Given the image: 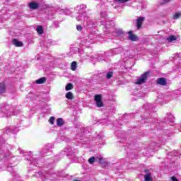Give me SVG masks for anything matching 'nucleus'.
<instances>
[{"label":"nucleus","mask_w":181,"mask_h":181,"mask_svg":"<svg viewBox=\"0 0 181 181\" xmlns=\"http://www.w3.org/2000/svg\"><path fill=\"white\" fill-rule=\"evenodd\" d=\"M100 21L103 26H104L105 33H112L114 36H120L124 33V31L121 28H114L115 23L113 21H110L107 15V11L100 12Z\"/></svg>","instance_id":"1"},{"label":"nucleus","mask_w":181,"mask_h":181,"mask_svg":"<svg viewBox=\"0 0 181 181\" xmlns=\"http://www.w3.org/2000/svg\"><path fill=\"white\" fill-rule=\"evenodd\" d=\"M119 53H121V48H116L105 52L104 57L92 55L90 57V60L93 64H95L98 62H107V57H108V56H115V54H118Z\"/></svg>","instance_id":"2"},{"label":"nucleus","mask_w":181,"mask_h":181,"mask_svg":"<svg viewBox=\"0 0 181 181\" xmlns=\"http://www.w3.org/2000/svg\"><path fill=\"white\" fill-rule=\"evenodd\" d=\"M88 30H91V29H95L98 26V23L95 20L91 18H87L86 22L83 24Z\"/></svg>","instance_id":"3"},{"label":"nucleus","mask_w":181,"mask_h":181,"mask_svg":"<svg viewBox=\"0 0 181 181\" xmlns=\"http://www.w3.org/2000/svg\"><path fill=\"white\" fill-rule=\"evenodd\" d=\"M88 18L89 17L87 13H78L76 16V21H78V22H83V25H86V22Z\"/></svg>","instance_id":"4"},{"label":"nucleus","mask_w":181,"mask_h":181,"mask_svg":"<svg viewBox=\"0 0 181 181\" xmlns=\"http://www.w3.org/2000/svg\"><path fill=\"white\" fill-rule=\"evenodd\" d=\"M149 75V72H145L144 74H143L136 81V84H144V83H145V81H146L147 78H148V76Z\"/></svg>","instance_id":"5"},{"label":"nucleus","mask_w":181,"mask_h":181,"mask_svg":"<svg viewBox=\"0 0 181 181\" xmlns=\"http://www.w3.org/2000/svg\"><path fill=\"white\" fill-rule=\"evenodd\" d=\"M76 11H78V13H86V9H87V6L84 5V4H80L78 6H77L75 8Z\"/></svg>","instance_id":"6"},{"label":"nucleus","mask_w":181,"mask_h":181,"mask_svg":"<svg viewBox=\"0 0 181 181\" xmlns=\"http://www.w3.org/2000/svg\"><path fill=\"white\" fill-rule=\"evenodd\" d=\"M95 101L97 107H98L99 108H101V107H103V101L101 100L100 95H95Z\"/></svg>","instance_id":"7"},{"label":"nucleus","mask_w":181,"mask_h":181,"mask_svg":"<svg viewBox=\"0 0 181 181\" xmlns=\"http://www.w3.org/2000/svg\"><path fill=\"white\" fill-rule=\"evenodd\" d=\"M146 175H144L145 181H153V178H152V174L149 170H145Z\"/></svg>","instance_id":"8"},{"label":"nucleus","mask_w":181,"mask_h":181,"mask_svg":"<svg viewBox=\"0 0 181 181\" xmlns=\"http://www.w3.org/2000/svg\"><path fill=\"white\" fill-rule=\"evenodd\" d=\"M88 37V39H90V40H93V39H97V33L95 32V30H90Z\"/></svg>","instance_id":"9"},{"label":"nucleus","mask_w":181,"mask_h":181,"mask_svg":"<svg viewBox=\"0 0 181 181\" xmlns=\"http://www.w3.org/2000/svg\"><path fill=\"white\" fill-rule=\"evenodd\" d=\"M97 160L99 162V163H103V158H98V157H97V158H95V157H94V156H92V157H90V158L88 159V163H89L90 165H93V163H94V162H95V161H97Z\"/></svg>","instance_id":"10"},{"label":"nucleus","mask_w":181,"mask_h":181,"mask_svg":"<svg viewBox=\"0 0 181 181\" xmlns=\"http://www.w3.org/2000/svg\"><path fill=\"white\" fill-rule=\"evenodd\" d=\"M144 21H145V18L140 17L136 19V26L137 29H141V27L142 26V23H144Z\"/></svg>","instance_id":"11"},{"label":"nucleus","mask_w":181,"mask_h":181,"mask_svg":"<svg viewBox=\"0 0 181 181\" xmlns=\"http://www.w3.org/2000/svg\"><path fill=\"white\" fill-rule=\"evenodd\" d=\"M53 149V145L48 144L45 147L43 148L42 152L43 153H47V152H50Z\"/></svg>","instance_id":"12"},{"label":"nucleus","mask_w":181,"mask_h":181,"mask_svg":"<svg viewBox=\"0 0 181 181\" xmlns=\"http://www.w3.org/2000/svg\"><path fill=\"white\" fill-rule=\"evenodd\" d=\"M30 9H37L39 8V4L35 1H32L28 4Z\"/></svg>","instance_id":"13"},{"label":"nucleus","mask_w":181,"mask_h":181,"mask_svg":"<svg viewBox=\"0 0 181 181\" xmlns=\"http://www.w3.org/2000/svg\"><path fill=\"white\" fill-rule=\"evenodd\" d=\"M157 84H160V86H167L168 83L166 82V78H159L157 80Z\"/></svg>","instance_id":"14"},{"label":"nucleus","mask_w":181,"mask_h":181,"mask_svg":"<svg viewBox=\"0 0 181 181\" xmlns=\"http://www.w3.org/2000/svg\"><path fill=\"white\" fill-rule=\"evenodd\" d=\"M12 43L13 45H14V46H16V47H22V46H23V43H22V42H20L16 39L13 40Z\"/></svg>","instance_id":"15"},{"label":"nucleus","mask_w":181,"mask_h":181,"mask_svg":"<svg viewBox=\"0 0 181 181\" xmlns=\"http://www.w3.org/2000/svg\"><path fill=\"white\" fill-rule=\"evenodd\" d=\"M128 35L129 40H132V42H135V40H136V37L132 33V31H129Z\"/></svg>","instance_id":"16"},{"label":"nucleus","mask_w":181,"mask_h":181,"mask_svg":"<svg viewBox=\"0 0 181 181\" xmlns=\"http://www.w3.org/2000/svg\"><path fill=\"white\" fill-rule=\"evenodd\" d=\"M167 121H168V122H171V123L175 122V117L173 116V115L168 114Z\"/></svg>","instance_id":"17"},{"label":"nucleus","mask_w":181,"mask_h":181,"mask_svg":"<svg viewBox=\"0 0 181 181\" xmlns=\"http://www.w3.org/2000/svg\"><path fill=\"white\" fill-rule=\"evenodd\" d=\"M36 84H43L46 83V78L42 77L35 81Z\"/></svg>","instance_id":"18"},{"label":"nucleus","mask_w":181,"mask_h":181,"mask_svg":"<svg viewBox=\"0 0 181 181\" xmlns=\"http://www.w3.org/2000/svg\"><path fill=\"white\" fill-rule=\"evenodd\" d=\"M6 90V87L5 86V83H0V94H4Z\"/></svg>","instance_id":"19"},{"label":"nucleus","mask_w":181,"mask_h":181,"mask_svg":"<svg viewBox=\"0 0 181 181\" xmlns=\"http://www.w3.org/2000/svg\"><path fill=\"white\" fill-rule=\"evenodd\" d=\"M57 125H58V127H63V125H64V120L62 118H58L57 120Z\"/></svg>","instance_id":"20"},{"label":"nucleus","mask_w":181,"mask_h":181,"mask_svg":"<svg viewBox=\"0 0 181 181\" xmlns=\"http://www.w3.org/2000/svg\"><path fill=\"white\" fill-rule=\"evenodd\" d=\"M37 33L38 35H43V27L41 25H39L37 27Z\"/></svg>","instance_id":"21"},{"label":"nucleus","mask_w":181,"mask_h":181,"mask_svg":"<svg viewBox=\"0 0 181 181\" xmlns=\"http://www.w3.org/2000/svg\"><path fill=\"white\" fill-rule=\"evenodd\" d=\"M71 69L73 70V71H76L77 69V62H73L71 65Z\"/></svg>","instance_id":"22"},{"label":"nucleus","mask_w":181,"mask_h":181,"mask_svg":"<svg viewBox=\"0 0 181 181\" xmlns=\"http://www.w3.org/2000/svg\"><path fill=\"white\" fill-rule=\"evenodd\" d=\"M65 97L66 98H67V100H73V93L71 92L66 93Z\"/></svg>","instance_id":"23"},{"label":"nucleus","mask_w":181,"mask_h":181,"mask_svg":"<svg viewBox=\"0 0 181 181\" xmlns=\"http://www.w3.org/2000/svg\"><path fill=\"white\" fill-rule=\"evenodd\" d=\"M167 40H168V42H173L175 40H177V38L175 35H170V37H168L167 38Z\"/></svg>","instance_id":"24"},{"label":"nucleus","mask_w":181,"mask_h":181,"mask_svg":"<svg viewBox=\"0 0 181 181\" xmlns=\"http://www.w3.org/2000/svg\"><path fill=\"white\" fill-rule=\"evenodd\" d=\"M74 86L72 83H68L66 87L65 90L66 91H69V90H73Z\"/></svg>","instance_id":"25"},{"label":"nucleus","mask_w":181,"mask_h":181,"mask_svg":"<svg viewBox=\"0 0 181 181\" xmlns=\"http://www.w3.org/2000/svg\"><path fill=\"white\" fill-rule=\"evenodd\" d=\"M102 138H103V136L98 135L97 136L93 139V141H98V142H101Z\"/></svg>","instance_id":"26"},{"label":"nucleus","mask_w":181,"mask_h":181,"mask_svg":"<svg viewBox=\"0 0 181 181\" xmlns=\"http://www.w3.org/2000/svg\"><path fill=\"white\" fill-rule=\"evenodd\" d=\"M179 156V153H177V151H174L168 153V156Z\"/></svg>","instance_id":"27"},{"label":"nucleus","mask_w":181,"mask_h":181,"mask_svg":"<svg viewBox=\"0 0 181 181\" xmlns=\"http://www.w3.org/2000/svg\"><path fill=\"white\" fill-rule=\"evenodd\" d=\"M180 16H181L180 12L176 13L173 16V19H179V18H180Z\"/></svg>","instance_id":"28"},{"label":"nucleus","mask_w":181,"mask_h":181,"mask_svg":"<svg viewBox=\"0 0 181 181\" xmlns=\"http://www.w3.org/2000/svg\"><path fill=\"white\" fill-rule=\"evenodd\" d=\"M113 75L114 74L112 73V71L107 72V74H106V78L110 79L112 77Z\"/></svg>","instance_id":"29"},{"label":"nucleus","mask_w":181,"mask_h":181,"mask_svg":"<svg viewBox=\"0 0 181 181\" xmlns=\"http://www.w3.org/2000/svg\"><path fill=\"white\" fill-rule=\"evenodd\" d=\"M54 119H56L54 118V117H51L49 119V124H51L52 125H53L54 124Z\"/></svg>","instance_id":"30"},{"label":"nucleus","mask_w":181,"mask_h":181,"mask_svg":"<svg viewBox=\"0 0 181 181\" xmlns=\"http://www.w3.org/2000/svg\"><path fill=\"white\" fill-rule=\"evenodd\" d=\"M31 163H33V165H35V166H37V160L33 158L32 160H30Z\"/></svg>","instance_id":"31"},{"label":"nucleus","mask_w":181,"mask_h":181,"mask_svg":"<svg viewBox=\"0 0 181 181\" xmlns=\"http://www.w3.org/2000/svg\"><path fill=\"white\" fill-rule=\"evenodd\" d=\"M64 152L66 153V155H71V150H70L67 148H64Z\"/></svg>","instance_id":"32"},{"label":"nucleus","mask_w":181,"mask_h":181,"mask_svg":"<svg viewBox=\"0 0 181 181\" xmlns=\"http://www.w3.org/2000/svg\"><path fill=\"white\" fill-rule=\"evenodd\" d=\"M117 2H121V4H125V2H128L129 0H116Z\"/></svg>","instance_id":"33"},{"label":"nucleus","mask_w":181,"mask_h":181,"mask_svg":"<svg viewBox=\"0 0 181 181\" xmlns=\"http://www.w3.org/2000/svg\"><path fill=\"white\" fill-rule=\"evenodd\" d=\"M76 29L78 32H81V30H83V27L81 25H76Z\"/></svg>","instance_id":"34"},{"label":"nucleus","mask_w":181,"mask_h":181,"mask_svg":"<svg viewBox=\"0 0 181 181\" xmlns=\"http://www.w3.org/2000/svg\"><path fill=\"white\" fill-rule=\"evenodd\" d=\"M171 0H163L161 1V4L163 5L165 4H168V2H170Z\"/></svg>","instance_id":"35"},{"label":"nucleus","mask_w":181,"mask_h":181,"mask_svg":"<svg viewBox=\"0 0 181 181\" xmlns=\"http://www.w3.org/2000/svg\"><path fill=\"white\" fill-rule=\"evenodd\" d=\"M171 180L172 181H179V180H177V178H176L175 177H172Z\"/></svg>","instance_id":"36"},{"label":"nucleus","mask_w":181,"mask_h":181,"mask_svg":"<svg viewBox=\"0 0 181 181\" xmlns=\"http://www.w3.org/2000/svg\"><path fill=\"white\" fill-rule=\"evenodd\" d=\"M65 13H66V15H70V11L66 10V11H65Z\"/></svg>","instance_id":"37"},{"label":"nucleus","mask_w":181,"mask_h":181,"mask_svg":"<svg viewBox=\"0 0 181 181\" xmlns=\"http://www.w3.org/2000/svg\"><path fill=\"white\" fill-rule=\"evenodd\" d=\"M18 151L20 152V153H23V150L18 148Z\"/></svg>","instance_id":"38"},{"label":"nucleus","mask_w":181,"mask_h":181,"mask_svg":"<svg viewBox=\"0 0 181 181\" xmlns=\"http://www.w3.org/2000/svg\"><path fill=\"white\" fill-rule=\"evenodd\" d=\"M83 135H84V132H81V134L80 135V136H83Z\"/></svg>","instance_id":"39"},{"label":"nucleus","mask_w":181,"mask_h":181,"mask_svg":"<svg viewBox=\"0 0 181 181\" xmlns=\"http://www.w3.org/2000/svg\"><path fill=\"white\" fill-rule=\"evenodd\" d=\"M81 44H82L83 45H86V43H84L83 41L81 42Z\"/></svg>","instance_id":"40"},{"label":"nucleus","mask_w":181,"mask_h":181,"mask_svg":"<svg viewBox=\"0 0 181 181\" xmlns=\"http://www.w3.org/2000/svg\"><path fill=\"white\" fill-rule=\"evenodd\" d=\"M101 6H102V8H105V6H104V5H102Z\"/></svg>","instance_id":"41"},{"label":"nucleus","mask_w":181,"mask_h":181,"mask_svg":"<svg viewBox=\"0 0 181 181\" xmlns=\"http://www.w3.org/2000/svg\"><path fill=\"white\" fill-rule=\"evenodd\" d=\"M13 115H16V113H13Z\"/></svg>","instance_id":"42"},{"label":"nucleus","mask_w":181,"mask_h":181,"mask_svg":"<svg viewBox=\"0 0 181 181\" xmlns=\"http://www.w3.org/2000/svg\"><path fill=\"white\" fill-rule=\"evenodd\" d=\"M86 42H90V40H87Z\"/></svg>","instance_id":"43"},{"label":"nucleus","mask_w":181,"mask_h":181,"mask_svg":"<svg viewBox=\"0 0 181 181\" xmlns=\"http://www.w3.org/2000/svg\"><path fill=\"white\" fill-rule=\"evenodd\" d=\"M180 155H181V154H180Z\"/></svg>","instance_id":"44"}]
</instances>
